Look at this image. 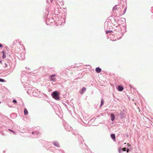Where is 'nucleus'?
I'll return each instance as SVG.
<instances>
[{"mask_svg": "<svg viewBox=\"0 0 153 153\" xmlns=\"http://www.w3.org/2000/svg\"><path fill=\"white\" fill-rule=\"evenodd\" d=\"M24 114L25 115H27L28 114V112L26 108H25L24 110Z\"/></svg>", "mask_w": 153, "mask_h": 153, "instance_id": "0eeeda50", "label": "nucleus"}, {"mask_svg": "<svg viewBox=\"0 0 153 153\" xmlns=\"http://www.w3.org/2000/svg\"><path fill=\"white\" fill-rule=\"evenodd\" d=\"M52 1H53V0H52Z\"/></svg>", "mask_w": 153, "mask_h": 153, "instance_id": "cd10ccee", "label": "nucleus"}, {"mask_svg": "<svg viewBox=\"0 0 153 153\" xmlns=\"http://www.w3.org/2000/svg\"><path fill=\"white\" fill-rule=\"evenodd\" d=\"M126 148H123L122 149V150H123L124 151H126Z\"/></svg>", "mask_w": 153, "mask_h": 153, "instance_id": "2eb2a0df", "label": "nucleus"}, {"mask_svg": "<svg viewBox=\"0 0 153 153\" xmlns=\"http://www.w3.org/2000/svg\"><path fill=\"white\" fill-rule=\"evenodd\" d=\"M37 134H39V132H37Z\"/></svg>", "mask_w": 153, "mask_h": 153, "instance_id": "b1692460", "label": "nucleus"}, {"mask_svg": "<svg viewBox=\"0 0 153 153\" xmlns=\"http://www.w3.org/2000/svg\"><path fill=\"white\" fill-rule=\"evenodd\" d=\"M53 144L54 145H55V146H56L57 147L59 146V143L56 142H54L53 143Z\"/></svg>", "mask_w": 153, "mask_h": 153, "instance_id": "1a4fd4ad", "label": "nucleus"}, {"mask_svg": "<svg viewBox=\"0 0 153 153\" xmlns=\"http://www.w3.org/2000/svg\"><path fill=\"white\" fill-rule=\"evenodd\" d=\"M121 150L120 149H119V153H120L121 152Z\"/></svg>", "mask_w": 153, "mask_h": 153, "instance_id": "dca6fc26", "label": "nucleus"}, {"mask_svg": "<svg viewBox=\"0 0 153 153\" xmlns=\"http://www.w3.org/2000/svg\"><path fill=\"white\" fill-rule=\"evenodd\" d=\"M86 89L85 87H83L82 90L80 91V93L81 94H82L85 91Z\"/></svg>", "mask_w": 153, "mask_h": 153, "instance_id": "6e6552de", "label": "nucleus"}, {"mask_svg": "<svg viewBox=\"0 0 153 153\" xmlns=\"http://www.w3.org/2000/svg\"><path fill=\"white\" fill-rule=\"evenodd\" d=\"M123 87L120 85H119L118 86V90L120 91H122L123 90Z\"/></svg>", "mask_w": 153, "mask_h": 153, "instance_id": "39448f33", "label": "nucleus"}, {"mask_svg": "<svg viewBox=\"0 0 153 153\" xmlns=\"http://www.w3.org/2000/svg\"><path fill=\"white\" fill-rule=\"evenodd\" d=\"M2 53H3V55H4L5 54V53L4 52V51H2Z\"/></svg>", "mask_w": 153, "mask_h": 153, "instance_id": "f3484780", "label": "nucleus"}, {"mask_svg": "<svg viewBox=\"0 0 153 153\" xmlns=\"http://www.w3.org/2000/svg\"><path fill=\"white\" fill-rule=\"evenodd\" d=\"M112 32V30H107L106 31V33L108 34L109 33H111Z\"/></svg>", "mask_w": 153, "mask_h": 153, "instance_id": "9b49d317", "label": "nucleus"}, {"mask_svg": "<svg viewBox=\"0 0 153 153\" xmlns=\"http://www.w3.org/2000/svg\"><path fill=\"white\" fill-rule=\"evenodd\" d=\"M111 120L112 121H113L114 118H115V116H114V115L113 114V113H111Z\"/></svg>", "mask_w": 153, "mask_h": 153, "instance_id": "20e7f679", "label": "nucleus"}, {"mask_svg": "<svg viewBox=\"0 0 153 153\" xmlns=\"http://www.w3.org/2000/svg\"><path fill=\"white\" fill-rule=\"evenodd\" d=\"M124 144H126V143H124Z\"/></svg>", "mask_w": 153, "mask_h": 153, "instance_id": "bb28decb", "label": "nucleus"}, {"mask_svg": "<svg viewBox=\"0 0 153 153\" xmlns=\"http://www.w3.org/2000/svg\"><path fill=\"white\" fill-rule=\"evenodd\" d=\"M59 94L57 91H55L51 94L52 97L56 100H59L60 99Z\"/></svg>", "mask_w": 153, "mask_h": 153, "instance_id": "f257e3e1", "label": "nucleus"}, {"mask_svg": "<svg viewBox=\"0 0 153 153\" xmlns=\"http://www.w3.org/2000/svg\"><path fill=\"white\" fill-rule=\"evenodd\" d=\"M33 133H33V132H32V133L33 134Z\"/></svg>", "mask_w": 153, "mask_h": 153, "instance_id": "a878e982", "label": "nucleus"}, {"mask_svg": "<svg viewBox=\"0 0 153 153\" xmlns=\"http://www.w3.org/2000/svg\"><path fill=\"white\" fill-rule=\"evenodd\" d=\"M56 76V75L55 74H53L50 76L49 77V78L50 81L55 82L56 80V78H55V77Z\"/></svg>", "mask_w": 153, "mask_h": 153, "instance_id": "f03ea898", "label": "nucleus"}, {"mask_svg": "<svg viewBox=\"0 0 153 153\" xmlns=\"http://www.w3.org/2000/svg\"><path fill=\"white\" fill-rule=\"evenodd\" d=\"M111 137L112 139L114 140V141H115V135L114 134H112L111 135Z\"/></svg>", "mask_w": 153, "mask_h": 153, "instance_id": "423d86ee", "label": "nucleus"}, {"mask_svg": "<svg viewBox=\"0 0 153 153\" xmlns=\"http://www.w3.org/2000/svg\"><path fill=\"white\" fill-rule=\"evenodd\" d=\"M12 132H13V133L14 134H16V133H15L16 132H15V131H13Z\"/></svg>", "mask_w": 153, "mask_h": 153, "instance_id": "5701e85b", "label": "nucleus"}, {"mask_svg": "<svg viewBox=\"0 0 153 153\" xmlns=\"http://www.w3.org/2000/svg\"><path fill=\"white\" fill-rule=\"evenodd\" d=\"M103 104H104L103 101V100H101L100 106H101Z\"/></svg>", "mask_w": 153, "mask_h": 153, "instance_id": "f8f14e48", "label": "nucleus"}, {"mask_svg": "<svg viewBox=\"0 0 153 153\" xmlns=\"http://www.w3.org/2000/svg\"><path fill=\"white\" fill-rule=\"evenodd\" d=\"M0 63H1V61H0Z\"/></svg>", "mask_w": 153, "mask_h": 153, "instance_id": "393cba45", "label": "nucleus"}, {"mask_svg": "<svg viewBox=\"0 0 153 153\" xmlns=\"http://www.w3.org/2000/svg\"><path fill=\"white\" fill-rule=\"evenodd\" d=\"M117 9V6L115 5L113 8V10L114 11H115Z\"/></svg>", "mask_w": 153, "mask_h": 153, "instance_id": "9d476101", "label": "nucleus"}, {"mask_svg": "<svg viewBox=\"0 0 153 153\" xmlns=\"http://www.w3.org/2000/svg\"><path fill=\"white\" fill-rule=\"evenodd\" d=\"M9 130V131H10L12 132L13 131H12L11 130V129H9V130Z\"/></svg>", "mask_w": 153, "mask_h": 153, "instance_id": "4be33fe9", "label": "nucleus"}, {"mask_svg": "<svg viewBox=\"0 0 153 153\" xmlns=\"http://www.w3.org/2000/svg\"><path fill=\"white\" fill-rule=\"evenodd\" d=\"M101 71V69L99 67H97L96 69V71L97 73H100Z\"/></svg>", "mask_w": 153, "mask_h": 153, "instance_id": "7ed1b4c3", "label": "nucleus"}, {"mask_svg": "<svg viewBox=\"0 0 153 153\" xmlns=\"http://www.w3.org/2000/svg\"><path fill=\"white\" fill-rule=\"evenodd\" d=\"M5 57H6V56H5V55H3V58H5Z\"/></svg>", "mask_w": 153, "mask_h": 153, "instance_id": "6ab92c4d", "label": "nucleus"}, {"mask_svg": "<svg viewBox=\"0 0 153 153\" xmlns=\"http://www.w3.org/2000/svg\"><path fill=\"white\" fill-rule=\"evenodd\" d=\"M127 145L128 146H130V145L128 143L127 144Z\"/></svg>", "mask_w": 153, "mask_h": 153, "instance_id": "412c9836", "label": "nucleus"}, {"mask_svg": "<svg viewBox=\"0 0 153 153\" xmlns=\"http://www.w3.org/2000/svg\"><path fill=\"white\" fill-rule=\"evenodd\" d=\"M5 81L4 79L0 78V82H4Z\"/></svg>", "mask_w": 153, "mask_h": 153, "instance_id": "ddd939ff", "label": "nucleus"}, {"mask_svg": "<svg viewBox=\"0 0 153 153\" xmlns=\"http://www.w3.org/2000/svg\"><path fill=\"white\" fill-rule=\"evenodd\" d=\"M13 102L16 103H17V101L15 100H13Z\"/></svg>", "mask_w": 153, "mask_h": 153, "instance_id": "4468645a", "label": "nucleus"}, {"mask_svg": "<svg viewBox=\"0 0 153 153\" xmlns=\"http://www.w3.org/2000/svg\"><path fill=\"white\" fill-rule=\"evenodd\" d=\"M2 45L0 43V47H2Z\"/></svg>", "mask_w": 153, "mask_h": 153, "instance_id": "aec40b11", "label": "nucleus"}, {"mask_svg": "<svg viewBox=\"0 0 153 153\" xmlns=\"http://www.w3.org/2000/svg\"><path fill=\"white\" fill-rule=\"evenodd\" d=\"M129 151V149H127V152H128Z\"/></svg>", "mask_w": 153, "mask_h": 153, "instance_id": "a211bd4d", "label": "nucleus"}]
</instances>
